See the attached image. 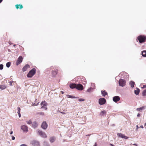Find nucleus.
I'll list each match as a JSON object with an SVG mask.
<instances>
[{
  "instance_id": "nucleus-1",
  "label": "nucleus",
  "mask_w": 146,
  "mask_h": 146,
  "mask_svg": "<svg viewBox=\"0 0 146 146\" xmlns=\"http://www.w3.org/2000/svg\"><path fill=\"white\" fill-rule=\"evenodd\" d=\"M137 39L140 43H142L145 42L146 37L144 36L140 35L138 37Z\"/></svg>"
},
{
  "instance_id": "nucleus-2",
  "label": "nucleus",
  "mask_w": 146,
  "mask_h": 146,
  "mask_svg": "<svg viewBox=\"0 0 146 146\" xmlns=\"http://www.w3.org/2000/svg\"><path fill=\"white\" fill-rule=\"evenodd\" d=\"M36 70L33 68L30 70L27 74V76L28 77H32L35 73Z\"/></svg>"
},
{
  "instance_id": "nucleus-3",
  "label": "nucleus",
  "mask_w": 146,
  "mask_h": 146,
  "mask_svg": "<svg viewBox=\"0 0 146 146\" xmlns=\"http://www.w3.org/2000/svg\"><path fill=\"white\" fill-rule=\"evenodd\" d=\"M119 86L123 87L125 85L126 81L123 79H120L119 81Z\"/></svg>"
},
{
  "instance_id": "nucleus-4",
  "label": "nucleus",
  "mask_w": 146,
  "mask_h": 146,
  "mask_svg": "<svg viewBox=\"0 0 146 146\" xmlns=\"http://www.w3.org/2000/svg\"><path fill=\"white\" fill-rule=\"evenodd\" d=\"M38 133L42 137L44 138H46L47 136L46 133L40 130H38Z\"/></svg>"
},
{
  "instance_id": "nucleus-5",
  "label": "nucleus",
  "mask_w": 146,
  "mask_h": 146,
  "mask_svg": "<svg viewBox=\"0 0 146 146\" xmlns=\"http://www.w3.org/2000/svg\"><path fill=\"white\" fill-rule=\"evenodd\" d=\"M40 104L42 106L41 108H44L45 110L47 109V108L46 107L47 103L45 101L42 102Z\"/></svg>"
},
{
  "instance_id": "nucleus-6",
  "label": "nucleus",
  "mask_w": 146,
  "mask_h": 146,
  "mask_svg": "<svg viewBox=\"0 0 146 146\" xmlns=\"http://www.w3.org/2000/svg\"><path fill=\"white\" fill-rule=\"evenodd\" d=\"M106 102V100L104 98H100L99 100V103L100 105H103L105 104Z\"/></svg>"
},
{
  "instance_id": "nucleus-7",
  "label": "nucleus",
  "mask_w": 146,
  "mask_h": 146,
  "mask_svg": "<svg viewBox=\"0 0 146 146\" xmlns=\"http://www.w3.org/2000/svg\"><path fill=\"white\" fill-rule=\"evenodd\" d=\"M76 89L79 90H82L83 89V86L80 84H76Z\"/></svg>"
},
{
  "instance_id": "nucleus-8",
  "label": "nucleus",
  "mask_w": 146,
  "mask_h": 146,
  "mask_svg": "<svg viewBox=\"0 0 146 146\" xmlns=\"http://www.w3.org/2000/svg\"><path fill=\"white\" fill-rule=\"evenodd\" d=\"M41 127L43 129H46L48 127V125L46 122L45 121L43 122L42 124Z\"/></svg>"
},
{
  "instance_id": "nucleus-9",
  "label": "nucleus",
  "mask_w": 146,
  "mask_h": 146,
  "mask_svg": "<svg viewBox=\"0 0 146 146\" xmlns=\"http://www.w3.org/2000/svg\"><path fill=\"white\" fill-rule=\"evenodd\" d=\"M23 60V57L21 56H20L18 58L16 63L17 65H18L21 62H22Z\"/></svg>"
},
{
  "instance_id": "nucleus-10",
  "label": "nucleus",
  "mask_w": 146,
  "mask_h": 146,
  "mask_svg": "<svg viewBox=\"0 0 146 146\" xmlns=\"http://www.w3.org/2000/svg\"><path fill=\"white\" fill-rule=\"evenodd\" d=\"M31 143L34 146H40L39 142L37 141L33 140L32 141Z\"/></svg>"
},
{
  "instance_id": "nucleus-11",
  "label": "nucleus",
  "mask_w": 146,
  "mask_h": 146,
  "mask_svg": "<svg viewBox=\"0 0 146 146\" xmlns=\"http://www.w3.org/2000/svg\"><path fill=\"white\" fill-rule=\"evenodd\" d=\"M120 100V97L118 96H114L113 98V101L115 102L119 101Z\"/></svg>"
},
{
  "instance_id": "nucleus-12",
  "label": "nucleus",
  "mask_w": 146,
  "mask_h": 146,
  "mask_svg": "<svg viewBox=\"0 0 146 146\" xmlns=\"http://www.w3.org/2000/svg\"><path fill=\"white\" fill-rule=\"evenodd\" d=\"M21 128L24 131L27 132L28 131V128L27 126L24 125L21 126Z\"/></svg>"
},
{
  "instance_id": "nucleus-13",
  "label": "nucleus",
  "mask_w": 146,
  "mask_h": 146,
  "mask_svg": "<svg viewBox=\"0 0 146 146\" xmlns=\"http://www.w3.org/2000/svg\"><path fill=\"white\" fill-rule=\"evenodd\" d=\"M117 135L119 137H120L122 138H124L125 139H127L128 138V137L125 136L124 134H123L121 133H118L117 134Z\"/></svg>"
},
{
  "instance_id": "nucleus-14",
  "label": "nucleus",
  "mask_w": 146,
  "mask_h": 146,
  "mask_svg": "<svg viewBox=\"0 0 146 146\" xmlns=\"http://www.w3.org/2000/svg\"><path fill=\"white\" fill-rule=\"evenodd\" d=\"M29 67V64L26 65L24 67H23L22 69V70L23 72L26 71L27 69Z\"/></svg>"
},
{
  "instance_id": "nucleus-15",
  "label": "nucleus",
  "mask_w": 146,
  "mask_h": 146,
  "mask_svg": "<svg viewBox=\"0 0 146 146\" xmlns=\"http://www.w3.org/2000/svg\"><path fill=\"white\" fill-rule=\"evenodd\" d=\"M70 87L72 89L76 88V84L75 83L71 84H70Z\"/></svg>"
},
{
  "instance_id": "nucleus-16",
  "label": "nucleus",
  "mask_w": 146,
  "mask_h": 146,
  "mask_svg": "<svg viewBox=\"0 0 146 146\" xmlns=\"http://www.w3.org/2000/svg\"><path fill=\"white\" fill-rule=\"evenodd\" d=\"M56 139V138L54 137H50L49 140L50 142L52 143L54 142Z\"/></svg>"
},
{
  "instance_id": "nucleus-17",
  "label": "nucleus",
  "mask_w": 146,
  "mask_h": 146,
  "mask_svg": "<svg viewBox=\"0 0 146 146\" xmlns=\"http://www.w3.org/2000/svg\"><path fill=\"white\" fill-rule=\"evenodd\" d=\"M101 93L103 96L105 97L108 94L107 93L105 90H103L101 91Z\"/></svg>"
},
{
  "instance_id": "nucleus-18",
  "label": "nucleus",
  "mask_w": 146,
  "mask_h": 146,
  "mask_svg": "<svg viewBox=\"0 0 146 146\" xmlns=\"http://www.w3.org/2000/svg\"><path fill=\"white\" fill-rule=\"evenodd\" d=\"M139 92L140 90L138 88H137L136 90H134V93L137 95H138L139 94Z\"/></svg>"
},
{
  "instance_id": "nucleus-19",
  "label": "nucleus",
  "mask_w": 146,
  "mask_h": 146,
  "mask_svg": "<svg viewBox=\"0 0 146 146\" xmlns=\"http://www.w3.org/2000/svg\"><path fill=\"white\" fill-rule=\"evenodd\" d=\"M129 84L131 88H133L135 84V83L133 81H131L130 82Z\"/></svg>"
},
{
  "instance_id": "nucleus-20",
  "label": "nucleus",
  "mask_w": 146,
  "mask_h": 146,
  "mask_svg": "<svg viewBox=\"0 0 146 146\" xmlns=\"http://www.w3.org/2000/svg\"><path fill=\"white\" fill-rule=\"evenodd\" d=\"M19 6H20V7H19V9H22V8H23V6H22V5H15V7H16V9H18L19 8Z\"/></svg>"
},
{
  "instance_id": "nucleus-21",
  "label": "nucleus",
  "mask_w": 146,
  "mask_h": 146,
  "mask_svg": "<svg viewBox=\"0 0 146 146\" xmlns=\"http://www.w3.org/2000/svg\"><path fill=\"white\" fill-rule=\"evenodd\" d=\"M106 111L105 110H104L102 111L100 113V115L101 116H103L104 114H106Z\"/></svg>"
},
{
  "instance_id": "nucleus-22",
  "label": "nucleus",
  "mask_w": 146,
  "mask_h": 146,
  "mask_svg": "<svg viewBox=\"0 0 146 146\" xmlns=\"http://www.w3.org/2000/svg\"><path fill=\"white\" fill-rule=\"evenodd\" d=\"M142 55L144 57H146V50H144L142 51Z\"/></svg>"
},
{
  "instance_id": "nucleus-23",
  "label": "nucleus",
  "mask_w": 146,
  "mask_h": 146,
  "mask_svg": "<svg viewBox=\"0 0 146 146\" xmlns=\"http://www.w3.org/2000/svg\"><path fill=\"white\" fill-rule=\"evenodd\" d=\"M94 88H93V87H90V88H89L87 90V92H91L94 89Z\"/></svg>"
},
{
  "instance_id": "nucleus-24",
  "label": "nucleus",
  "mask_w": 146,
  "mask_h": 146,
  "mask_svg": "<svg viewBox=\"0 0 146 146\" xmlns=\"http://www.w3.org/2000/svg\"><path fill=\"white\" fill-rule=\"evenodd\" d=\"M144 109V107H142L139 108H137L136 109L137 111H141L143 110Z\"/></svg>"
},
{
  "instance_id": "nucleus-25",
  "label": "nucleus",
  "mask_w": 146,
  "mask_h": 146,
  "mask_svg": "<svg viewBox=\"0 0 146 146\" xmlns=\"http://www.w3.org/2000/svg\"><path fill=\"white\" fill-rule=\"evenodd\" d=\"M32 125L33 127L35 128L37 126V124L36 122H34L33 123Z\"/></svg>"
},
{
  "instance_id": "nucleus-26",
  "label": "nucleus",
  "mask_w": 146,
  "mask_h": 146,
  "mask_svg": "<svg viewBox=\"0 0 146 146\" xmlns=\"http://www.w3.org/2000/svg\"><path fill=\"white\" fill-rule=\"evenodd\" d=\"M52 73L53 75L55 76L57 74V71L56 70H54L53 71L52 70Z\"/></svg>"
},
{
  "instance_id": "nucleus-27",
  "label": "nucleus",
  "mask_w": 146,
  "mask_h": 146,
  "mask_svg": "<svg viewBox=\"0 0 146 146\" xmlns=\"http://www.w3.org/2000/svg\"><path fill=\"white\" fill-rule=\"evenodd\" d=\"M67 97L68 98H76L74 96H71L69 95H66Z\"/></svg>"
},
{
  "instance_id": "nucleus-28",
  "label": "nucleus",
  "mask_w": 146,
  "mask_h": 146,
  "mask_svg": "<svg viewBox=\"0 0 146 146\" xmlns=\"http://www.w3.org/2000/svg\"><path fill=\"white\" fill-rule=\"evenodd\" d=\"M44 146H50L49 144L46 141H44Z\"/></svg>"
},
{
  "instance_id": "nucleus-29",
  "label": "nucleus",
  "mask_w": 146,
  "mask_h": 146,
  "mask_svg": "<svg viewBox=\"0 0 146 146\" xmlns=\"http://www.w3.org/2000/svg\"><path fill=\"white\" fill-rule=\"evenodd\" d=\"M11 63L10 62H8L6 63V66L7 67L9 68L11 65Z\"/></svg>"
},
{
  "instance_id": "nucleus-30",
  "label": "nucleus",
  "mask_w": 146,
  "mask_h": 146,
  "mask_svg": "<svg viewBox=\"0 0 146 146\" xmlns=\"http://www.w3.org/2000/svg\"><path fill=\"white\" fill-rule=\"evenodd\" d=\"M6 88V87L5 85H1V86L0 89L2 90H3L5 89Z\"/></svg>"
},
{
  "instance_id": "nucleus-31",
  "label": "nucleus",
  "mask_w": 146,
  "mask_h": 146,
  "mask_svg": "<svg viewBox=\"0 0 146 146\" xmlns=\"http://www.w3.org/2000/svg\"><path fill=\"white\" fill-rule=\"evenodd\" d=\"M91 87H93V88H94V89L95 88V86L94 83H91Z\"/></svg>"
},
{
  "instance_id": "nucleus-32",
  "label": "nucleus",
  "mask_w": 146,
  "mask_h": 146,
  "mask_svg": "<svg viewBox=\"0 0 146 146\" xmlns=\"http://www.w3.org/2000/svg\"><path fill=\"white\" fill-rule=\"evenodd\" d=\"M142 94L143 96H146V89L143 91Z\"/></svg>"
},
{
  "instance_id": "nucleus-33",
  "label": "nucleus",
  "mask_w": 146,
  "mask_h": 146,
  "mask_svg": "<svg viewBox=\"0 0 146 146\" xmlns=\"http://www.w3.org/2000/svg\"><path fill=\"white\" fill-rule=\"evenodd\" d=\"M27 123L29 124H31L32 123V121L30 120H29L28 121H27Z\"/></svg>"
},
{
  "instance_id": "nucleus-34",
  "label": "nucleus",
  "mask_w": 146,
  "mask_h": 146,
  "mask_svg": "<svg viewBox=\"0 0 146 146\" xmlns=\"http://www.w3.org/2000/svg\"><path fill=\"white\" fill-rule=\"evenodd\" d=\"M3 66L2 64H0V70H2L3 69Z\"/></svg>"
},
{
  "instance_id": "nucleus-35",
  "label": "nucleus",
  "mask_w": 146,
  "mask_h": 146,
  "mask_svg": "<svg viewBox=\"0 0 146 146\" xmlns=\"http://www.w3.org/2000/svg\"><path fill=\"white\" fill-rule=\"evenodd\" d=\"M85 100L84 99L80 98L79 99V101L80 102L84 101Z\"/></svg>"
},
{
  "instance_id": "nucleus-36",
  "label": "nucleus",
  "mask_w": 146,
  "mask_h": 146,
  "mask_svg": "<svg viewBox=\"0 0 146 146\" xmlns=\"http://www.w3.org/2000/svg\"><path fill=\"white\" fill-rule=\"evenodd\" d=\"M13 81H11L10 82H9L10 86H11L12 85V83H13Z\"/></svg>"
},
{
  "instance_id": "nucleus-37",
  "label": "nucleus",
  "mask_w": 146,
  "mask_h": 146,
  "mask_svg": "<svg viewBox=\"0 0 146 146\" xmlns=\"http://www.w3.org/2000/svg\"><path fill=\"white\" fill-rule=\"evenodd\" d=\"M39 114L40 115H44V113L43 112H40L39 113Z\"/></svg>"
},
{
  "instance_id": "nucleus-38",
  "label": "nucleus",
  "mask_w": 146,
  "mask_h": 146,
  "mask_svg": "<svg viewBox=\"0 0 146 146\" xmlns=\"http://www.w3.org/2000/svg\"><path fill=\"white\" fill-rule=\"evenodd\" d=\"M38 103L37 104H36L35 103H33V106H37L38 105Z\"/></svg>"
},
{
  "instance_id": "nucleus-39",
  "label": "nucleus",
  "mask_w": 146,
  "mask_h": 146,
  "mask_svg": "<svg viewBox=\"0 0 146 146\" xmlns=\"http://www.w3.org/2000/svg\"><path fill=\"white\" fill-rule=\"evenodd\" d=\"M17 110H18V112H20V110H21V109L19 107H18V108H17Z\"/></svg>"
},
{
  "instance_id": "nucleus-40",
  "label": "nucleus",
  "mask_w": 146,
  "mask_h": 146,
  "mask_svg": "<svg viewBox=\"0 0 146 146\" xmlns=\"http://www.w3.org/2000/svg\"><path fill=\"white\" fill-rule=\"evenodd\" d=\"M12 139L13 140H14L15 139V137L13 136H12Z\"/></svg>"
},
{
  "instance_id": "nucleus-41",
  "label": "nucleus",
  "mask_w": 146,
  "mask_h": 146,
  "mask_svg": "<svg viewBox=\"0 0 146 146\" xmlns=\"http://www.w3.org/2000/svg\"><path fill=\"white\" fill-rule=\"evenodd\" d=\"M139 128V127L138 125H137L136 126V131H137V130H138V129Z\"/></svg>"
},
{
  "instance_id": "nucleus-42",
  "label": "nucleus",
  "mask_w": 146,
  "mask_h": 146,
  "mask_svg": "<svg viewBox=\"0 0 146 146\" xmlns=\"http://www.w3.org/2000/svg\"><path fill=\"white\" fill-rule=\"evenodd\" d=\"M17 113H18V114L19 117H20L21 116V114L19 112H17Z\"/></svg>"
},
{
  "instance_id": "nucleus-43",
  "label": "nucleus",
  "mask_w": 146,
  "mask_h": 146,
  "mask_svg": "<svg viewBox=\"0 0 146 146\" xmlns=\"http://www.w3.org/2000/svg\"><path fill=\"white\" fill-rule=\"evenodd\" d=\"M146 88V85H144L143 86L142 88Z\"/></svg>"
},
{
  "instance_id": "nucleus-44",
  "label": "nucleus",
  "mask_w": 146,
  "mask_h": 146,
  "mask_svg": "<svg viewBox=\"0 0 146 146\" xmlns=\"http://www.w3.org/2000/svg\"><path fill=\"white\" fill-rule=\"evenodd\" d=\"M60 111V113H62V114H65V113L64 112L61 111Z\"/></svg>"
},
{
  "instance_id": "nucleus-45",
  "label": "nucleus",
  "mask_w": 146,
  "mask_h": 146,
  "mask_svg": "<svg viewBox=\"0 0 146 146\" xmlns=\"http://www.w3.org/2000/svg\"><path fill=\"white\" fill-rule=\"evenodd\" d=\"M26 145L25 144H21V146H26Z\"/></svg>"
},
{
  "instance_id": "nucleus-46",
  "label": "nucleus",
  "mask_w": 146,
  "mask_h": 146,
  "mask_svg": "<svg viewBox=\"0 0 146 146\" xmlns=\"http://www.w3.org/2000/svg\"><path fill=\"white\" fill-rule=\"evenodd\" d=\"M140 116V114L139 113H138L137 115V117H139Z\"/></svg>"
},
{
  "instance_id": "nucleus-47",
  "label": "nucleus",
  "mask_w": 146,
  "mask_h": 146,
  "mask_svg": "<svg viewBox=\"0 0 146 146\" xmlns=\"http://www.w3.org/2000/svg\"><path fill=\"white\" fill-rule=\"evenodd\" d=\"M97 146V143H95V144L94 145V146Z\"/></svg>"
},
{
  "instance_id": "nucleus-48",
  "label": "nucleus",
  "mask_w": 146,
  "mask_h": 146,
  "mask_svg": "<svg viewBox=\"0 0 146 146\" xmlns=\"http://www.w3.org/2000/svg\"><path fill=\"white\" fill-rule=\"evenodd\" d=\"M13 133V131H11V132H10V134H12Z\"/></svg>"
},
{
  "instance_id": "nucleus-49",
  "label": "nucleus",
  "mask_w": 146,
  "mask_h": 146,
  "mask_svg": "<svg viewBox=\"0 0 146 146\" xmlns=\"http://www.w3.org/2000/svg\"><path fill=\"white\" fill-rule=\"evenodd\" d=\"M140 127L141 128H143V126H142V125L141 126H140Z\"/></svg>"
},
{
  "instance_id": "nucleus-50",
  "label": "nucleus",
  "mask_w": 146,
  "mask_h": 146,
  "mask_svg": "<svg viewBox=\"0 0 146 146\" xmlns=\"http://www.w3.org/2000/svg\"><path fill=\"white\" fill-rule=\"evenodd\" d=\"M110 145L111 146H115L113 144H110Z\"/></svg>"
},
{
  "instance_id": "nucleus-51",
  "label": "nucleus",
  "mask_w": 146,
  "mask_h": 146,
  "mask_svg": "<svg viewBox=\"0 0 146 146\" xmlns=\"http://www.w3.org/2000/svg\"><path fill=\"white\" fill-rule=\"evenodd\" d=\"M61 93L62 94H63L64 93L63 91H61Z\"/></svg>"
},
{
  "instance_id": "nucleus-52",
  "label": "nucleus",
  "mask_w": 146,
  "mask_h": 146,
  "mask_svg": "<svg viewBox=\"0 0 146 146\" xmlns=\"http://www.w3.org/2000/svg\"><path fill=\"white\" fill-rule=\"evenodd\" d=\"M134 145H135V146H137V145L136 144H133Z\"/></svg>"
},
{
  "instance_id": "nucleus-53",
  "label": "nucleus",
  "mask_w": 146,
  "mask_h": 146,
  "mask_svg": "<svg viewBox=\"0 0 146 146\" xmlns=\"http://www.w3.org/2000/svg\"><path fill=\"white\" fill-rule=\"evenodd\" d=\"M3 0H0V3Z\"/></svg>"
},
{
  "instance_id": "nucleus-54",
  "label": "nucleus",
  "mask_w": 146,
  "mask_h": 146,
  "mask_svg": "<svg viewBox=\"0 0 146 146\" xmlns=\"http://www.w3.org/2000/svg\"><path fill=\"white\" fill-rule=\"evenodd\" d=\"M14 47H15V44H14L13 45Z\"/></svg>"
},
{
  "instance_id": "nucleus-55",
  "label": "nucleus",
  "mask_w": 146,
  "mask_h": 146,
  "mask_svg": "<svg viewBox=\"0 0 146 146\" xmlns=\"http://www.w3.org/2000/svg\"><path fill=\"white\" fill-rule=\"evenodd\" d=\"M9 43L10 44H11V42H9Z\"/></svg>"
},
{
  "instance_id": "nucleus-56",
  "label": "nucleus",
  "mask_w": 146,
  "mask_h": 146,
  "mask_svg": "<svg viewBox=\"0 0 146 146\" xmlns=\"http://www.w3.org/2000/svg\"><path fill=\"white\" fill-rule=\"evenodd\" d=\"M63 111H66V110H63Z\"/></svg>"
},
{
  "instance_id": "nucleus-57",
  "label": "nucleus",
  "mask_w": 146,
  "mask_h": 146,
  "mask_svg": "<svg viewBox=\"0 0 146 146\" xmlns=\"http://www.w3.org/2000/svg\"><path fill=\"white\" fill-rule=\"evenodd\" d=\"M146 123H145V125H146Z\"/></svg>"
},
{
  "instance_id": "nucleus-58",
  "label": "nucleus",
  "mask_w": 146,
  "mask_h": 146,
  "mask_svg": "<svg viewBox=\"0 0 146 146\" xmlns=\"http://www.w3.org/2000/svg\"><path fill=\"white\" fill-rule=\"evenodd\" d=\"M26 146H27V145H26Z\"/></svg>"
}]
</instances>
